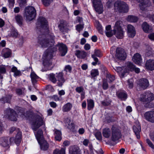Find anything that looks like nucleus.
<instances>
[{
	"instance_id": "19",
	"label": "nucleus",
	"mask_w": 154,
	"mask_h": 154,
	"mask_svg": "<svg viewBox=\"0 0 154 154\" xmlns=\"http://www.w3.org/2000/svg\"><path fill=\"white\" fill-rule=\"evenodd\" d=\"M145 66L148 69L151 71L154 70V60L149 59L147 60Z\"/></svg>"
},
{
	"instance_id": "57",
	"label": "nucleus",
	"mask_w": 154,
	"mask_h": 154,
	"mask_svg": "<svg viewBox=\"0 0 154 154\" xmlns=\"http://www.w3.org/2000/svg\"><path fill=\"white\" fill-rule=\"evenodd\" d=\"M18 34L17 30H12L11 33V35L13 37H16L18 35Z\"/></svg>"
},
{
	"instance_id": "1",
	"label": "nucleus",
	"mask_w": 154,
	"mask_h": 154,
	"mask_svg": "<svg viewBox=\"0 0 154 154\" xmlns=\"http://www.w3.org/2000/svg\"><path fill=\"white\" fill-rule=\"evenodd\" d=\"M37 25V28L40 29V33L37 38V43L43 48L53 45L55 36L53 33L49 32L46 19L43 17H40Z\"/></svg>"
},
{
	"instance_id": "10",
	"label": "nucleus",
	"mask_w": 154,
	"mask_h": 154,
	"mask_svg": "<svg viewBox=\"0 0 154 154\" xmlns=\"http://www.w3.org/2000/svg\"><path fill=\"white\" fill-rule=\"evenodd\" d=\"M116 56L120 60H125L127 56L126 53L124 50L121 48H117L116 50Z\"/></svg>"
},
{
	"instance_id": "14",
	"label": "nucleus",
	"mask_w": 154,
	"mask_h": 154,
	"mask_svg": "<svg viewBox=\"0 0 154 154\" xmlns=\"http://www.w3.org/2000/svg\"><path fill=\"white\" fill-rule=\"evenodd\" d=\"M143 99L145 102L147 103L150 102L154 99V95L149 92H148L145 94Z\"/></svg>"
},
{
	"instance_id": "23",
	"label": "nucleus",
	"mask_w": 154,
	"mask_h": 154,
	"mask_svg": "<svg viewBox=\"0 0 154 154\" xmlns=\"http://www.w3.org/2000/svg\"><path fill=\"white\" fill-rule=\"evenodd\" d=\"M40 146V148L43 150H46L49 147V144L44 139L40 140V142H38Z\"/></svg>"
},
{
	"instance_id": "46",
	"label": "nucleus",
	"mask_w": 154,
	"mask_h": 154,
	"mask_svg": "<svg viewBox=\"0 0 154 154\" xmlns=\"http://www.w3.org/2000/svg\"><path fill=\"white\" fill-rule=\"evenodd\" d=\"M116 70L118 72L121 73L122 75V76H124L125 75V73H126V72H125V69L123 68V67H116Z\"/></svg>"
},
{
	"instance_id": "6",
	"label": "nucleus",
	"mask_w": 154,
	"mask_h": 154,
	"mask_svg": "<svg viewBox=\"0 0 154 154\" xmlns=\"http://www.w3.org/2000/svg\"><path fill=\"white\" fill-rule=\"evenodd\" d=\"M44 124L43 119L41 116L38 115L34 116L32 124V128L34 131Z\"/></svg>"
},
{
	"instance_id": "7",
	"label": "nucleus",
	"mask_w": 154,
	"mask_h": 154,
	"mask_svg": "<svg viewBox=\"0 0 154 154\" xmlns=\"http://www.w3.org/2000/svg\"><path fill=\"white\" fill-rule=\"evenodd\" d=\"M4 116L11 121H16L17 115L16 112L12 109L8 108L4 111Z\"/></svg>"
},
{
	"instance_id": "4",
	"label": "nucleus",
	"mask_w": 154,
	"mask_h": 154,
	"mask_svg": "<svg viewBox=\"0 0 154 154\" xmlns=\"http://www.w3.org/2000/svg\"><path fill=\"white\" fill-rule=\"evenodd\" d=\"M122 22L121 21H117L115 23L113 30L114 35L118 38L121 39L124 37V32L121 26Z\"/></svg>"
},
{
	"instance_id": "30",
	"label": "nucleus",
	"mask_w": 154,
	"mask_h": 154,
	"mask_svg": "<svg viewBox=\"0 0 154 154\" xmlns=\"http://www.w3.org/2000/svg\"><path fill=\"white\" fill-rule=\"evenodd\" d=\"M75 54L77 57L80 58H84L86 56V53L84 51L76 50Z\"/></svg>"
},
{
	"instance_id": "31",
	"label": "nucleus",
	"mask_w": 154,
	"mask_h": 154,
	"mask_svg": "<svg viewBox=\"0 0 154 154\" xmlns=\"http://www.w3.org/2000/svg\"><path fill=\"white\" fill-rule=\"evenodd\" d=\"M72 107V104L70 103H68L64 104L62 107V111L63 112H68L71 110Z\"/></svg>"
},
{
	"instance_id": "55",
	"label": "nucleus",
	"mask_w": 154,
	"mask_h": 154,
	"mask_svg": "<svg viewBox=\"0 0 154 154\" xmlns=\"http://www.w3.org/2000/svg\"><path fill=\"white\" fill-rule=\"evenodd\" d=\"M8 6L10 8H12L14 6L15 0H8Z\"/></svg>"
},
{
	"instance_id": "56",
	"label": "nucleus",
	"mask_w": 154,
	"mask_h": 154,
	"mask_svg": "<svg viewBox=\"0 0 154 154\" xmlns=\"http://www.w3.org/2000/svg\"><path fill=\"white\" fill-rule=\"evenodd\" d=\"M92 57L94 59V60L95 61V62H93L92 63V64L94 66H95L97 64V63L98 61V59L94 55H92Z\"/></svg>"
},
{
	"instance_id": "59",
	"label": "nucleus",
	"mask_w": 154,
	"mask_h": 154,
	"mask_svg": "<svg viewBox=\"0 0 154 154\" xmlns=\"http://www.w3.org/2000/svg\"><path fill=\"white\" fill-rule=\"evenodd\" d=\"M103 88L104 90H106L108 88V84L107 82L104 80L103 83Z\"/></svg>"
},
{
	"instance_id": "62",
	"label": "nucleus",
	"mask_w": 154,
	"mask_h": 154,
	"mask_svg": "<svg viewBox=\"0 0 154 154\" xmlns=\"http://www.w3.org/2000/svg\"><path fill=\"white\" fill-rule=\"evenodd\" d=\"M148 37L152 40H154V33H152L148 35Z\"/></svg>"
},
{
	"instance_id": "58",
	"label": "nucleus",
	"mask_w": 154,
	"mask_h": 154,
	"mask_svg": "<svg viewBox=\"0 0 154 154\" xmlns=\"http://www.w3.org/2000/svg\"><path fill=\"white\" fill-rule=\"evenodd\" d=\"M83 28V25L82 24H78L76 26V29L78 31L82 30Z\"/></svg>"
},
{
	"instance_id": "49",
	"label": "nucleus",
	"mask_w": 154,
	"mask_h": 154,
	"mask_svg": "<svg viewBox=\"0 0 154 154\" xmlns=\"http://www.w3.org/2000/svg\"><path fill=\"white\" fill-rule=\"evenodd\" d=\"M152 49L151 48L149 47L146 50V55L147 57L152 56Z\"/></svg>"
},
{
	"instance_id": "53",
	"label": "nucleus",
	"mask_w": 154,
	"mask_h": 154,
	"mask_svg": "<svg viewBox=\"0 0 154 154\" xmlns=\"http://www.w3.org/2000/svg\"><path fill=\"white\" fill-rule=\"evenodd\" d=\"M6 72V66L4 65L0 66V73L5 74Z\"/></svg>"
},
{
	"instance_id": "25",
	"label": "nucleus",
	"mask_w": 154,
	"mask_h": 154,
	"mask_svg": "<svg viewBox=\"0 0 154 154\" xmlns=\"http://www.w3.org/2000/svg\"><path fill=\"white\" fill-rule=\"evenodd\" d=\"M135 66L132 63L128 62L126 63V66L123 67V68L125 69V72H128L129 70L131 71L134 70Z\"/></svg>"
},
{
	"instance_id": "34",
	"label": "nucleus",
	"mask_w": 154,
	"mask_h": 154,
	"mask_svg": "<svg viewBox=\"0 0 154 154\" xmlns=\"http://www.w3.org/2000/svg\"><path fill=\"white\" fill-rule=\"evenodd\" d=\"M12 96L11 95L8 94L5 97H2L0 99V100L3 101L4 103H9L11 99Z\"/></svg>"
},
{
	"instance_id": "29",
	"label": "nucleus",
	"mask_w": 154,
	"mask_h": 154,
	"mask_svg": "<svg viewBox=\"0 0 154 154\" xmlns=\"http://www.w3.org/2000/svg\"><path fill=\"white\" fill-rule=\"evenodd\" d=\"M38 142H40V140L44 139L43 135V132L41 129H39L37 133L34 132Z\"/></svg>"
},
{
	"instance_id": "24",
	"label": "nucleus",
	"mask_w": 154,
	"mask_h": 154,
	"mask_svg": "<svg viewBox=\"0 0 154 154\" xmlns=\"http://www.w3.org/2000/svg\"><path fill=\"white\" fill-rule=\"evenodd\" d=\"M76 92L81 94V99L82 100L85 98V92L83 87L82 86L77 87L75 89Z\"/></svg>"
},
{
	"instance_id": "33",
	"label": "nucleus",
	"mask_w": 154,
	"mask_h": 154,
	"mask_svg": "<svg viewBox=\"0 0 154 154\" xmlns=\"http://www.w3.org/2000/svg\"><path fill=\"white\" fill-rule=\"evenodd\" d=\"M16 92L17 95L19 96H25L26 93L25 89L24 88H17L16 89Z\"/></svg>"
},
{
	"instance_id": "9",
	"label": "nucleus",
	"mask_w": 154,
	"mask_h": 154,
	"mask_svg": "<svg viewBox=\"0 0 154 154\" xmlns=\"http://www.w3.org/2000/svg\"><path fill=\"white\" fill-rule=\"evenodd\" d=\"M93 6L95 11L99 14H101L103 12V7L100 0H91Z\"/></svg>"
},
{
	"instance_id": "16",
	"label": "nucleus",
	"mask_w": 154,
	"mask_h": 154,
	"mask_svg": "<svg viewBox=\"0 0 154 154\" xmlns=\"http://www.w3.org/2000/svg\"><path fill=\"white\" fill-rule=\"evenodd\" d=\"M146 119L152 122H154V111H149L146 112L144 114Z\"/></svg>"
},
{
	"instance_id": "2",
	"label": "nucleus",
	"mask_w": 154,
	"mask_h": 154,
	"mask_svg": "<svg viewBox=\"0 0 154 154\" xmlns=\"http://www.w3.org/2000/svg\"><path fill=\"white\" fill-rule=\"evenodd\" d=\"M21 139V133L20 131L17 132L15 139L14 137L10 138L8 137H2L0 138V144L4 147L8 146L10 143L14 142L18 145L20 143Z\"/></svg>"
},
{
	"instance_id": "48",
	"label": "nucleus",
	"mask_w": 154,
	"mask_h": 154,
	"mask_svg": "<svg viewBox=\"0 0 154 154\" xmlns=\"http://www.w3.org/2000/svg\"><path fill=\"white\" fill-rule=\"evenodd\" d=\"M107 79L109 82H111L114 81L115 79V77L113 75L110 74H108L106 76Z\"/></svg>"
},
{
	"instance_id": "64",
	"label": "nucleus",
	"mask_w": 154,
	"mask_h": 154,
	"mask_svg": "<svg viewBox=\"0 0 154 154\" xmlns=\"http://www.w3.org/2000/svg\"><path fill=\"white\" fill-rule=\"evenodd\" d=\"M97 29L99 32L101 34H103V31L102 28V26L100 25H99L98 26Z\"/></svg>"
},
{
	"instance_id": "13",
	"label": "nucleus",
	"mask_w": 154,
	"mask_h": 154,
	"mask_svg": "<svg viewBox=\"0 0 154 154\" xmlns=\"http://www.w3.org/2000/svg\"><path fill=\"white\" fill-rule=\"evenodd\" d=\"M139 2V6L140 9L142 11H145L147 7L150 5V2L149 0H136Z\"/></svg>"
},
{
	"instance_id": "38",
	"label": "nucleus",
	"mask_w": 154,
	"mask_h": 154,
	"mask_svg": "<svg viewBox=\"0 0 154 154\" xmlns=\"http://www.w3.org/2000/svg\"><path fill=\"white\" fill-rule=\"evenodd\" d=\"M111 101L109 98H105L101 102V104L103 106H108L111 104Z\"/></svg>"
},
{
	"instance_id": "32",
	"label": "nucleus",
	"mask_w": 154,
	"mask_h": 154,
	"mask_svg": "<svg viewBox=\"0 0 154 154\" xmlns=\"http://www.w3.org/2000/svg\"><path fill=\"white\" fill-rule=\"evenodd\" d=\"M61 133V131L58 130H55L54 135L55 138L56 140L60 141L62 139Z\"/></svg>"
},
{
	"instance_id": "5",
	"label": "nucleus",
	"mask_w": 154,
	"mask_h": 154,
	"mask_svg": "<svg viewBox=\"0 0 154 154\" xmlns=\"http://www.w3.org/2000/svg\"><path fill=\"white\" fill-rule=\"evenodd\" d=\"M36 10L33 7L29 6L26 8L24 16L27 20L29 21L32 20L36 17Z\"/></svg>"
},
{
	"instance_id": "63",
	"label": "nucleus",
	"mask_w": 154,
	"mask_h": 154,
	"mask_svg": "<svg viewBox=\"0 0 154 154\" xmlns=\"http://www.w3.org/2000/svg\"><path fill=\"white\" fill-rule=\"evenodd\" d=\"M106 34L108 37H111L113 35V33L111 31H107L106 32Z\"/></svg>"
},
{
	"instance_id": "52",
	"label": "nucleus",
	"mask_w": 154,
	"mask_h": 154,
	"mask_svg": "<svg viewBox=\"0 0 154 154\" xmlns=\"http://www.w3.org/2000/svg\"><path fill=\"white\" fill-rule=\"evenodd\" d=\"M133 80L132 79H129L128 81V87L130 88H132L133 87Z\"/></svg>"
},
{
	"instance_id": "26",
	"label": "nucleus",
	"mask_w": 154,
	"mask_h": 154,
	"mask_svg": "<svg viewBox=\"0 0 154 154\" xmlns=\"http://www.w3.org/2000/svg\"><path fill=\"white\" fill-rule=\"evenodd\" d=\"M133 61L137 64L140 65L142 62L141 55L139 53H136L134 55L132 58Z\"/></svg>"
},
{
	"instance_id": "50",
	"label": "nucleus",
	"mask_w": 154,
	"mask_h": 154,
	"mask_svg": "<svg viewBox=\"0 0 154 154\" xmlns=\"http://www.w3.org/2000/svg\"><path fill=\"white\" fill-rule=\"evenodd\" d=\"M52 1L53 0H42L43 4L45 6H48Z\"/></svg>"
},
{
	"instance_id": "51",
	"label": "nucleus",
	"mask_w": 154,
	"mask_h": 154,
	"mask_svg": "<svg viewBox=\"0 0 154 154\" xmlns=\"http://www.w3.org/2000/svg\"><path fill=\"white\" fill-rule=\"evenodd\" d=\"M95 135L97 140H100L102 139V134L100 132H97L95 134Z\"/></svg>"
},
{
	"instance_id": "39",
	"label": "nucleus",
	"mask_w": 154,
	"mask_h": 154,
	"mask_svg": "<svg viewBox=\"0 0 154 154\" xmlns=\"http://www.w3.org/2000/svg\"><path fill=\"white\" fill-rule=\"evenodd\" d=\"M11 71L14 73V75L15 76H20L21 75L20 71L18 70L17 67L15 66H14L12 68Z\"/></svg>"
},
{
	"instance_id": "3",
	"label": "nucleus",
	"mask_w": 154,
	"mask_h": 154,
	"mask_svg": "<svg viewBox=\"0 0 154 154\" xmlns=\"http://www.w3.org/2000/svg\"><path fill=\"white\" fill-rule=\"evenodd\" d=\"M114 9L115 11L120 13H127L129 10L128 5L123 1H117L114 4Z\"/></svg>"
},
{
	"instance_id": "44",
	"label": "nucleus",
	"mask_w": 154,
	"mask_h": 154,
	"mask_svg": "<svg viewBox=\"0 0 154 154\" xmlns=\"http://www.w3.org/2000/svg\"><path fill=\"white\" fill-rule=\"evenodd\" d=\"M65 149L62 148L60 150L56 149L54 152V154H65Z\"/></svg>"
},
{
	"instance_id": "20",
	"label": "nucleus",
	"mask_w": 154,
	"mask_h": 154,
	"mask_svg": "<svg viewBox=\"0 0 154 154\" xmlns=\"http://www.w3.org/2000/svg\"><path fill=\"white\" fill-rule=\"evenodd\" d=\"M56 74L58 81L57 83L59 87H62L65 82V80L63 77L62 73L60 72L58 74L56 73Z\"/></svg>"
},
{
	"instance_id": "40",
	"label": "nucleus",
	"mask_w": 154,
	"mask_h": 154,
	"mask_svg": "<svg viewBox=\"0 0 154 154\" xmlns=\"http://www.w3.org/2000/svg\"><path fill=\"white\" fill-rule=\"evenodd\" d=\"M30 77L32 82L33 84L36 82V80L38 78V77L33 72L31 73Z\"/></svg>"
},
{
	"instance_id": "43",
	"label": "nucleus",
	"mask_w": 154,
	"mask_h": 154,
	"mask_svg": "<svg viewBox=\"0 0 154 154\" xmlns=\"http://www.w3.org/2000/svg\"><path fill=\"white\" fill-rule=\"evenodd\" d=\"M43 56L45 59L51 58L52 57V53L49 52V49L46 50L44 53Z\"/></svg>"
},
{
	"instance_id": "41",
	"label": "nucleus",
	"mask_w": 154,
	"mask_h": 154,
	"mask_svg": "<svg viewBox=\"0 0 154 154\" xmlns=\"http://www.w3.org/2000/svg\"><path fill=\"white\" fill-rule=\"evenodd\" d=\"M15 19L17 23L20 26L23 23V18L20 15H17L15 16Z\"/></svg>"
},
{
	"instance_id": "61",
	"label": "nucleus",
	"mask_w": 154,
	"mask_h": 154,
	"mask_svg": "<svg viewBox=\"0 0 154 154\" xmlns=\"http://www.w3.org/2000/svg\"><path fill=\"white\" fill-rule=\"evenodd\" d=\"M64 70L66 72H70L72 70V67L69 65H68L65 66Z\"/></svg>"
},
{
	"instance_id": "18",
	"label": "nucleus",
	"mask_w": 154,
	"mask_h": 154,
	"mask_svg": "<svg viewBox=\"0 0 154 154\" xmlns=\"http://www.w3.org/2000/svg\"><path fill=\"white\" fill-rule=\"evenodd\" d=\"M127 29L129 36L131 38L134 37L136 34V31L134 26L131 25H128L127 26Z\"/></svg>"
},
{
	"instance_id": "36",
	"label": "nucleus",
	"mask_w": 154,
	"mask_h": 154,
	"mask_svg": "<svg viewBox=\"0 0 154 154\" xmlns=\"http://www.w3.org/2000/svg\"><path fill=\"white\" fill-rule=\"evenodd\" d=\"M66 124L68 125L67 127L70 130L74 128V124L69 119H67L66 120Z\"/></svg>"
},
{
	"instance_id": "15",
	"label": "nucleus",
	"mask_w": 154,
	"mask_h": 154,
	"mask_svg": "<svg viewBox=\"0 0 154 154\" xmlns=\"http://www.w3.org/2000/svg\"><path fill=\"white\" fill-rule=\"evenodd\" d=\"M69 152L70 154H81L80 149L75 145L70 146L69 148Z\"/></svg>"
},
{
	"instance_id": "11",
	"label": "nucleus",
	"mask_w": 154,
	"mask_h": 154,
	"mask_svg": "<svg viewBox=\"0 0 154 154\" xmlns=\"http://www.w3.org/2000/svg\"><path fill=\"white\" fill-rule=\"evenodd\" d=\"M149 85L148 80L146 78L140 79L137 83V86L141 90H144L146 89Z\"/></svg>"
},
{
	"instance_id": "21",
	"label": "nucleus",
	"mask_w": 154,
	"mask_h": 154,
	"mask_svg": "<svg viewBox=\"0 0 154 154\" xmlns=\"http://www.w3.org/2000/svg\"><path fill=\"white\" fill-rule=\"evenodd\" d=\"M143 31L146 33H149L152 31V27L149 25L146 22H144L142 25Z\"/></svg>"
},
{
	"instance_id": "60",
	"label": "nucleus",
	"mask_w": 154,
	"mask_h": 154,
	"mask_svg": "<svg viewBox=\"0 0 154 154\" xmlns=\"http://www.w3.org/2000/svg\"><path fill=\"white\" fill-rule=\"evenodd\" d=\"M146 142L150 147L152 149H154V145L149 139H146Z\"/></svg>"
},
{
	"instance_id": "47",
	"label": "nucleus",
	"mask_w": 154,
	"mask_h": 154,
	"mask_svg": "<svg viewBox=\"0 0 154 154\" xmlns=\"http://www.w3.org/2000/svg\"><path fill=\"white\" fill-rule=\"evenodd\" d=\"M91 75L92 77H95L99 75V72L97 69H92L91 71Z\"/></svg>"
},
{
	"instance_id": "45",
	"label": "nucleus",
	"mask_w": 154,
	"mask_h": 154,
	"mask_svg": "<svg viewBox=\"0 0 154 154\" xmlns=\"http://www.w3.org/2000/svg\"><path fill=\"white\" fill-rule=\"evenodd\" d=\"M49 80L53 82V83H56L57 80L55 78V75L53 73H51L49 75Z\"/></svg>"
},
{
	"instance_id": "17",
	"label": "nucleus",
	"mask_w": 154,
	"mask_h": 154,
	"mask_svg": "<svg viewBox=\"0 0 154 154\" xmlns=\"http://www.w3.org/2000/svg\"><path fill=\"white\" fill-rule=\"evenodd\" d=\"M133 130L137 139L140 138V132L141 131V127L139 123L133 126Z\"/></svg>"
},
{
	"instance_id": "54",
	"label": "nucleus",
	"mask_w": 154,
	"mask_h": 154,
	"mask_svg": "<svg viewBox=\"0 0 154 154\" xmlns=\"http://www.w3.org/2000/svg\"><path fill=\"white\" fill-rule=\"evenodd\" d=\"M95 56L100 57L102 56V53L100 51L98 50H94V54Z\"/></svg>"
},
{
	"instance_id": "8",
	"label": "nucleus",
	"mask_w": 154,
	"mask_h": 154,
	"mask_svg": "<svg viewBox=\"0 0 154 154\" xmlns=\"http://www.w3.org/2000/svg\"><path fill=\"white\" fill-rule=\"evenodd\" d=\"M112 135L111 140L113 142H116L121 138L122 134L120 131L117 127L113 126L111 128Z\"/></svg>"
},
{
	"instance_id": "22",
	"label": "nucleus",
	"mask_w": 154,
	"mask_h": 154,
	"mask_svg": "<svg viewBox=\"0 0 154 154\" xmlns=\"http://www.w3.org/2000/svg\"><path fill=\"white\" fill-rule=\"evenodd\" d=\"M116 96L122 100H125L127 98V94L124 91H118L116 92Z\"/></svg>"
},
{
	"instance_id": "42",
	"label": "nucleus",
	"mask_w": 154,
	"mask_h": 154,
	"mask_svg": "<svg viewBox=\"0 0 154 154\" xmlns=\"http://www.w3.org/2000/svg\"><path fill=\"white\" fill-rule=\"evenodd\" d=\"M138 20V18L137 17L133 15L129 16L128 18V20L131 22H136Z\"/></svg>"
},
{
	"instance_id": "37",
	"label": "nucleus",
	"mask_w": 154,
	"mask_h": 154,
	"mask_svg": "<svg viewBox=\"0 0 154 154\" xmlns=\"http://www.w3.org/2000/svg\"><path fill=\"white\" fill-rule=\"evenodd\" d=\"M58 26L60 30L63 33L67 31L68 29L66 25L63 23H61Z\"/></svg>"
},
{
	"instance_id": "27",
	"label": "nucleus",
	"mask_w": 154,
	"mask_h": 154,
	"mask_svg": "<svg viewBox=\"0 0 154 154\" xmlns=\"http://www.w3.org/2000/svg\"><path fill=\"white\" fill-rule=\"evenodd\" d=\"M11 54V50L8 48H5L2 51V54L5 58L10 57Z\"/></svg>"
},
{
	"instance_id": "28",
	"label": "nucleus",
	"mask_w": 154,
	"mask_h": 154,
	"mask_svg": "<svg viewBox=\"0 0 154 154\" xmlns=\"http://www.w3.org/2000/svg\"><path fill=\"white\" fill-rule=\"evenodd\" d=\"M112 133V131L108 128H106L103 130L102 134L103 136L106 138L110 137Z\"/></svg>"
},
{
	"instance_id": "35",
	"label": "nucleus",
	"mask_w": 154,
	"mask_h": 154,
	"mask_svg": "<svg viewBox=\"0 0 154 154\" xmlns=\"http://www.w3.org/2000/svg\"><path fill=\"white\" fill-rule=\"evenodd\" d=\"M87 101L88 109L90 110L94 108V102L92 99L88 100Z\"/></svg>"
},
{
	"instance_id": "12",
	"label": "nucleus",
	"mask_w": 154,
	"mask_h": 154,
	"mask_svg": "<svg viewBox=\"0 0 154 154\" xmlns=\"http://www.w3.org/2000/svg\"><path fill=\"white\" fill-rule=\"evenodd\" d=\"M57 46L58 47V50L62 56H65L67 51V47L64 44L62 43H58Z\"/></svg>"
}]
</instances>
